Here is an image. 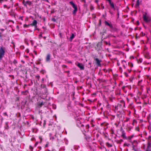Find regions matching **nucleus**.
<instances>
[{"label":"nucleus","mask_w":151,"mask_h":151,"mask_svg":"<svg viewBox=\"0 0 151 151\" xmlns=\"http://www.w3.org/2000/svg\"><path fill=\"white\" fill-rule=\"evenodd\" d=\"M6 48L3 46L0 47V61L4 57L5 53Z\"/></svg>","instance_id":"f257e3e1"},{"label":"nucleus","mask_w":151,"mask_h":151,"mask_svg":"<svg viewBox=\"0 0 151 151\" xmlns=\"http://www.w3.org/2000/svg\"><path fill=\"white\" fill-rule=\"evenodd\" d=\"M145 14H143V18L144 21L146 23L149 22L151 21V17H147L146 16L147 14L146 13H145Z\"/></svg>","instance_id":"f03ea898"},{"label":"nucleus","mask_w":151,"mask_h":151,"mask_svg":"<svg viewBox=\"0 0 151 151\" xmlns=\"http://www.w3.org/2000/svg\"><path fill=\"white\" fill-rule=\"evenodd\" d=\"M9 13L11 17L15 18L16 16L17 15L16 13L13 10V9H11L10 11L9 12Z\"/></svg>","instance_id":"7ed1b4c3"},{"label":"nucleus","mask_w":151,"mask_h":151,"mask_svg":"<svg viewBox=\"0 0 151 151\" xmlns=\"http://www.w3.org/2000/svg\"><path fill=\"white\" fill-rule=\"evenodd\" d=\"M37 22L35 20H34L33 21L32 23L30 24V26H34L35 28V30H36L37 29Z\"/></svg>","instance_id":"20e7f679"},{"label":"nucleus","mask_w":151,"mask_h":151,"mask_svg":"<svg viewBox=\"0 0 151 151\" xmlns=\"http://www.w3.org/2000/svg\"><path fill=\"white\" fill-rule=\"evenodd\" d=\"M104 23L106 25L109 26L112 30H114L115 29L114 28L111 24H110L106 21H105Z\"/></svg>","instance_id":"39448f33"},{"label":"nucleus","mask_w":151,"mask_h":151,"mask_svg":"<svg viewBox=\"0 0 151 151\" xmlns=\"http://www.w3.org/2000/svg\"><path fill=\"white\" fill-rule=\"evenodd\" d=\"M94 60L96 61V64L98 66H101L100 62L101 61V60H100L98 58H94Z\"/></svg>","instance_id":"423d86ee"},{"label":"nucleus","mask_w":151,"mask_h":151,"mask_svg":"<svg viewBox=\"0 0 151 151\" xmlns=\"http://www.w3.org/2000/svg\"><path fill=\"white\" fill-rule=\"evenodd\" d=\"M109 37V35L107 36L106 37H105L103 39H101V42H99L97 45V47H101L102 45V42L103 40L105 39H106Z\"/></svg>","instance_id":"0eeeda50"},{"label":"nucleus","mask_w":151,"mask_h":151,"mask_svg":"<svg viewBox=\"0 0 151 151\" xmlns=\"http://www.w3.org/2000/svg\"><path fill=\"white\" fill-rule=\"evenodd\" d=\"M77 66L80 68L81 70H83L84 69V67L83 65L81 63H78L77 65Z\"/></svg>","instance_id":"6e6552de"},{"label":"nucleus","mask_w":151,"mask_h":151,"mask_svg":"<svg viewBox=\"0 0 151 151\" xmlns=\"http://www.w3.org/2000/svg\"><path fill=\"white\" fill-rule=\"evenodd\" d=\"M51 55L50 54H48L46 56V61L47 62H49L50 60Z\"/></svg>","instance_id":"1a4fd4ad"},{"label":"nucleus","mask_w":151,"mask_h":151,"mask_svg":"<svg viewBox=\"0 0 151 151\" xmlns=\"http://www.w3.org/2000/svg\"><path fill=\"white\" fill-rule=\"evenodd\" d=\"M32 4V3L31 1H26L25 4L24 5V6L27 7V5H28L29 6H30Z\"/></svg>","instance_id":"9d476101"},{"label":"nucleus","mask_w":151,"mask_h":151,"mask_svg":"<svg viewBox=\"0 0 151 151\" xmlns=\"http://www.w3.org/2000/svg\"><path fill=\"white\" fill-rule=\"evenodd\" d=\"M106 29H103L102 32H101V34L102 35V37H101V39L103 38V36L105 34H106Z\"/></svg>","instance_id":"9b49d317"},{"label":"nucleus","mask_w":151,"mask_h":151,"mask_svg":"<svg viewBox=\"0 0 151 151\" xmlns=\"http://www.w3.org/2000/svg\"><path fill=\"white\" fill-rule=\"evenodd\" d=\"M74 8V10L73 12V15H75L77 11V8L76 6L73 7Z\"/></svg>","instance_id":"f8f14e48"},{"label":"nucleus","mask_w":151,"mask_h":151,"mask_svg":"<svg viewBox=\"0 0 151 151\" xmlns=\"http://www.w3.org/2000/svg\"><path fill=\"white\" fill-rule=\"evenodd\" d=\"M122 137L124 139H127V137L125 135V133L124 131H122Z\"/></svg>","instance_id":"ddd939ff"},{"label":"nucleus","mask_w":151,"mask_h":151,"mask_svg":"<svg viewBox=\"0 0 151 151\" xmlns=\"http://www.w3.org/2000/svg\"><path fill=\"white\" fill-rule=\"evenodd\" d=\"M5 124L6 126L4 127V128L6 129H8L9 128V125H8V122H5Z\"/></svg>","instance_id":"4468645a"},{"label":"nucleus","mask_w":151,"mask_h":151,"mask_svg":"<svg viewBox=\"0 0 151 151\" xmlns=\"http://www.w3.org/2000/svg\"><path fill=\"white\" fill-rule=\"evenodd\" d=\"M74 35L73 34H72L71 36H70V41H71L74 38Z\"/></svg>","instance_id":"2eb2a0df"},{"label":"nucleus","mask_w":151,"mask_h":151,"mask_svg":"<svg viewBox=\"0 0 151 151\" xmlns=\"http://www.w3.org/2000/svg\"><path fill=\"white\" fill-rule=\"evenodd\" d=\"M70 4L72 5L73 7H74V6H76L75 4L73 2L71 1L69 2Z\"/></svg>","instance_id":"dca6fc26"},{"label":"nucleus","mask_w":151,"mask_h":151,"mask_svg":"<svg viewBox=\"0 0 151 151\" xmlns=\"http://www.w3.org/2000/svg\"><path fill=\"white\" fill-rule=\"evenodd\" d=\"M110 4V6L112 8L115 9L114 4L113 3L111 2L110 4Z\"/></svg>","instance_id":"f3484780"},{"label":"nucleus","mask_w":151,"mask_h":151,"mask_svg":"<svg viewBox=\"0 0 151 151\" xmlns=\"http://www.w3.org/2000/svg\"><path fill=\"white\" fill-rule=\"evenodd\" d=\"M30 26V24H28V25H27L26 24H24L23 25V27L24 28H28V27Z\"/></svg>","instance_id":"a211bd4d"},{"label":"nucleus","mask_w":151,"mask_h":151,"mask_svg":"<svg viewBox=\"0 0 151 151\" xmlns=\"http://www.w3.org/2000/svg\"><path fill=\"white\" fill-rule=\"evenodd\" d=\"M46 124V121L45 120H44V122L43 123V127L44 128H45V125Z\"/></svg>","instance_id":"6ab92c4d"},{"label":"nucleus","mask_w":151,"mask_h":151,"mask_svg":"<svg viewBox=\"0 0 151 151\" xmlns=\"http://www.w3.org/2000/svg\"><path fill=\"white\" fill-rule=\"evenodd\" d=\"M106 144L109 147H111L112 146V145L109 143L108 142L106 143Z\"/></svg>","instance_id":"aec40b11"},{"label":"nucleus","mask_w":151,"mask_h":151,"mask_svg":"<svg viewBox=\"0 0 151 151\" xmlns=\"http://www.w3.org/2000/svg\"><path fill=\"white\" fill-rule=\"evenodd\" d=\"M13 64H14L15 65H16V64L17 63V60H14L13 61Z\"/></svg>","instance_id":"412c9836"},{"label":"nucleus","mask_w":151,"mask_h":151,"mask_svg":"<svg viewBox=\"0 0 151 151\" xmlns=\"http://www.w3.org/2000/svg\"><path fill=\"white\" fill-rule=\"evenodd\" d=\"M46 87V86L45 85H43L41 84V87L42 88H45Z\"/></svg>","instance_id":"4be33fe9"},{"label":"nucleus","mask_w":151,"mask_h":151,"mask_svg":"<svg viewBox=\"0 0 151 151\" xmlns=\"http://www.w3.org/2000/svg\"><path fill=\"white\" fill-rule=\"evenodd\" d=\"M40 77V76L39 75H37L35 76V78H37V81L39 80Z\"/></svg>","instance_id":"5701e85b"},{"label":"nucleus","mask_w":151,"mask_h":151,"mask_svg":"<svg viewBox=\"0 0 151 151\" xmlns=\"http://www.w3.org/2000/svg\"><path fill=\"white\" fill-rule=\"evenodd\" d=\"M139 0H137V3H136V6H138L139 5Z\"/></svg>","instance_id":"b1692460"},{"label":"nucleus","mask_w":151,"mask_h":151,"mask_svg":"<svg viewBox=\"0 0 151 151\" xmlns=\"http://www.w3.org/2000/svg\"><path fill=\"white\" fill-rule=\"evenodd\" d=\"M42 32H41L40 34L39 35V39H41L42 37Z\"/></svg>","instance_id":"393cba45"},{"label":"nucleus","mask_w":151,"mask_h":151,"mask_svg":"<svg viewBox=\"0 0 151 151\" xmlns=\"http://www.w3.org/2000/svg\"><path fill=\"white\" fill-rule=\"evenodd\" d=\"M44 105V104L43 102H42L40 103H39V106L40 107H41L42 106Z\"/></svg>","instance_id":"a878e982"},{"label":"nucleus","mask_w":151,"mask_h":151,"mask_svg":"<svg viewBox=\"0 0 151 151\" xmlns=\"http://www.w3.org/2000/svg\"><path fill=\"white\" fill-rule=\"evenodd\" d=\"M68 109L69 110H70L71 109V105H70V104H69L68 105Z\"/></svg>","instance_id":"bb28decb"},{"label":"nucleus","mask_w":151,"mask_h":151,"mask_svg":"<svg viewBox=\"0 0 151 151\" xmlns=\"http://www.w3.org/2000/svg\"><path fill=\"white\" fill-rule=\"evenodd\" d=\"M51 20L52 21H53V22H56V19H55V18H52L51 19Z\"/></svg>","instance_id":"cd10ccee"},{"label":"nucleus","mask_w":151,"mask_h":151,"mask_svg":"<svg viewBox=\"0 0 151 151\" xmlns=\"http://www.w3.org/2000/svg\"><path fill=\"white\" fill-rule=\"evenodd\" d=\"M133 136H134L133 135H132L130 137H128V139L130 140L131 138H132L133 137Z\"/></svg>","instance_id":"c85d7f7f"},{"label":"nucleus","mask_w":151,"mask_h":151,"mask_svg":"<svg viewBox=\"0 0 151 151\" xmlns=\"http://www.w3.org/2000/svg\"><path fill=\"white\" fill-rule=\"evenodd\" d=\"M8 0H0V3H2L3 1H7Z\"/></svg>","instance_id":"c756f323"},{"label":"nucleus","mask_w":151,"mask_h":151,"mask_svg":"<svg viewBox=\"0 0 151 151\" xmlns=\"http://www.w3.org/2000/svg\"><path fill=\"white\" fill-rule=\"evenodd\" d=\"M25 3H26V1H25V0H23V1H22V4L24 6V5L25 4Z\"/></svg>","instance_id":"7c9ffc66"},{"label":"nucleus","mask_w":151,"mask_h":151,"mask_svg":"<svg viewBox=\"0 0 151 151\" xmlns=\"http://www.w3.org/2000/svg\"><path fill=\"white\" fill-rule=\"evenodd\" d=\"M134 145H133V146H132L133 150H134V151H137L136 149H134Z\"/></svg>","instance_id":"2f4dec72"},{"label":"nucleus","mask_w":151,"mask_h":151,"mask_svg":"<svg viewBox=\"0 0 151 151\" xmlns=\"http://www.w3.org/2000/svg\"><path fill=\"white\" fill-rule=\"evenodd\" d=\"M129 145V144H127L126 143H124V146H127L128 147Z\"/></svg>","instance_id":"473e14b6"},{"label":"nucleus","mask_w":151,"mask_h":151,"mask_svg":"<svg viewBox=\"0 0 151 151\" xmlns=\"http://www.w3.org/2000/svg\"><path fill=\"white\" fill-rule=\"evenodd\" d=\"M38 143V142H36L35 144V147H36Z\"/></svg>","instance_id":"72a5a7b5"},{"label":"nucleus","mask_w":151,"mask_h":151,"mask_svg":"<svg viewBox=\"0 0 151 151\" xmlns=\"http://www.w3.org/2000/svg\"><path fill=\"white\" fill-rule=\"evenodd\" d=\"M104 43L106 45H107L108 44V42L106 41H104Z\"/></svg>","instance_id":"f704fd0d"},{"label":"nucleus","mask_w":151,"mask_h":151,"mask_svg":"<svg viewBox=\"0 0 151 151\" xmlns=\"http://www.w3.org/2000/svg\"><path fill=\"white\" fill-rule=\"evenodd\" d=\"M62 67L63 68H66V66L65 65H62Z\"/></svg>","instance_id":"c9c22d12"},{"label":"nucleus","mask_w":151,"mask_h":151,"mask_svg":"<svg viewBox=\"0 0 151 151\" xmlns=\"http://www.w3.org/2000/svg\"><path fill=\"white\" fill-rule=\"evenodd\" d=\"M148 145L147 146V148H148V149L149 146L151 144V143H150V142H148Z\"/></svg>","instance_id":"e433bc0d"},{"label":"nucleus","mask_w":151,"mask_h":151,"mask_svg":"<svg viewBox=\"0 0 151 151\" xmlns=\"http://www.w3.org/2000/svg\"><path fill=\"white\" fill-rule=\"evenodd\" d=\"M141 34L142 35V36H143L145 35V34L143 33L142 32Z\"/></svg>","instance_id":"4c0bfd02"},{"label":"nucleus","mask_w":151,"mask_h":151,"mask_svg":"<svg viewBox=\"0 0 151 151\" xmlns=\"http://www.w3.org/2000/svg\"><path fill=\"white\" fill-rule=\"evenodd\" d=\"M48 142H47V144L45 145V147H47L48 146Z\"/></svg>","instance_id":"58836bf2"},{"label":"nucleus","mask_w":151,"mask_h":151,"mask_svg":"<svg viewBox=\"0 0 151 151\" xmlns=\"http://www.w3.org/2000/svg\"><path fill=\"white\" fill-rule=\"evenodd\" d=\"M3 114H4V116H7V114L6 113V112L4 113H3Z\"/></svg>","instance_id":"ea45409f"},{"label":"nucleus","mask_w":151,"mask_h":151,"mask_svg":"<svg viewBox=\"0 0 151 151\" xmlns=\"http://www.w3.org/2000/svg\"><path fill=\"white\" fill-rule=\"evenodd\" d=\"M106 0L109 1V4H110V3L111 2V0Z\"/></svg>","instance_id":"a19ab883"},{"label":"nucleus","mask_w":151,"mask_h":151,"mask_svg":"<svg viewBox=\"0 0 151 151\" xmlns=\"http://www.w3.org/2000/svg\"><path fill=\"white\" fill-rule=\"evenodd\" d=\"M26 51L27 53L29 52V50L28 49H27Z\"/></svg>","instance_id":"79ce46f5"},{"label":"nucleus","mask_w":151,"mask_h":151,"mask_svg":"<svg viewBox=\"0 0 151 151\" xmlns=\"http://www.w3.org/2000/svg\"><path fill=\"white\" fill-rule=\"evenodd\" d=\"M3 6L4 8H5L7 7L6 5L5 4Z\"/></svg>","instance_id":"37998d69"},{"label":"nucleus","mask_w":151,"mask_h":151,"mask_svg":"<svg viewBox=\"0 0 151 151\" xmlns=\"http://www.w3.org/2000/svg\"><path fill=\"white\" fill-rule=\"evenodd\" d=\"M40 64V62L39 61L37 63H36L37 64Z\"/></svg>","instance_id":"c03bdc74"},{"label":"nucleus","mask_w":151,"mask_h":151,"mask_svg":"<svg viewBox=\"0 0 151 151\" xmlns=\"http://www.w3.org/2000/svg\"><path fill=\"white\" fill-rule=\"evenodd\" d=\"M117 10L118 11V9H117ZM117 15L118 16V18L119 17V12H118V11L117 12Z\"/></svg>","instance_id":"a18cd8bd"},{"label":"nucleus","mask_w":151,"mask_h":151,"mask_svg":"<svg viewBox=\"0 0 151 151\" xmlns=\"http://www.w3.org/2000/svg\"><path fill=\"white\" fill-rule=\"evenodd\" d=\"M11 43H12V44L13 45H14V47L15 46V45H14V43L13 42H11Z\"/></svg>","instance_id":"49530a36"},{"label":"nucleus","mask_w":151,"mask_h":151,"mask_svg":"<svg viewBox=\"0 0 151 151\" xmlns=\"http://www.w3.org/2000/svg\"><path fill=\"white\" fill-rule=\"evenodd\" d=\"M137 24L138 25H139V21H137Z\"/></svg>","instance_id":"de8ad7c7"},{"label":"nucleus","mask_w":151,"mask_h":151,"mask_svg":"<svg viewBox=\"0 0 151 151\" xmlns=\"http://www.w3.org/2000/svg\"><path fill=\"white\" fill-rule=\"evenodd\" d=\"M131 67H133V64L132 63H131V65H129Z\"/></svg>","instance_id":"09e8293b"},{"label":"nucleus","mask_w":151,"mask_h":151,"mask_svg":"<svg viewBox=\"0 0 151 151\" xmlns=\"http://www.w3.org/2000/svg\"><path fill=\"white\" fill-rule=\"evenodd\" d=\"M101 7L103 9H104V6H103V4H101Z\"/></svg>","instance_id":"8fccbe9b"},{"label":"nucleus","mask_w":151,"mask_h":151,"mask_svg":"<svg viewBox=\"0 0 151 151\" xmlns=\"http://www.w3.org/2000/svg\"><path fill=\"white\" fill-rule=\"evenodd\" d=\"M146 151H151V150L149 149V148H147V149L146 150Z\"/></svg>","instance_id":"3c124183"},{"label":"nucleus","mask_w":151,"mask_h":151,"mask_svg":"<svg viewBox=\"0 0 151 151\" xmlns=\"http://www.w3.org/2000/svg\"><path fill=\"white\" fill-rule=\"evenodd\" d=\"M74 95V94L73 93H72V94H71V96H72V98H73V97Z\"/></svg>","instance_id":"603ef678"},{"label":"nucleus","mask_w":151,"mask_h":151,"mask_svg":"<svg viewBox=\"0 0 151 151\" xmlns=\"http://www.w3.org/2000/svg\"><path fill=\"white\" fill-rule=\"evenodd\" d=\"M59 35H60V37H62V35H61V33H59Z\"/></svg>","instance_id":"864d4df0"},{"label":"nucleus","mask_w":151,"mask_h":151,"mask_svg":"<svg viewBox=\"0 0 151 151\" xmlns=\"http://www.w3.org/2000/svg\"><path fill=\"white\" fill-rule=\"evenodd\" d=\"M129 120V118H127V120H126V122H127Z\"/></svg>","instance_id":"5fc2aeb1"},{"label":"nucleus","mask_w":151,"mask_h":151,"mask_svg":"<svg viewBox=\"0 0 151 151\" xmlns=\"http://www.w3.org/2000/svg\"><path fill=\"white\" fill-rule=\"evenodd\" d=\"M124 62L125 63L126 61H124V60H122V63H123Z\"/></svg>","instance_id":"6e6d98bb"},{"label":"nucleus","mask_w":151,"mask_h":151,"mask_svg":"<svg viewBox=\"0 0 151 151\" xmlns=\"http://www.w3.org/2000/svg\"><path fill=\"white\" fill-rule=\"evenodd\" d=\"M54 137H50V139H54Z\"/></svg>","instance_id":"4d7b16f0"},{"label":"nucleus","mask_w":151,"mask_h":151,"mask_svg":"<svg viewBox=\"0 0 151 151\" xmlns=\"http://www.w3.org/2000/svg\"><path fill=\"white\" fill-rule=\"evenodd\" d=\"M125 76H127V73H125Z\"/></svg>","instance_id":"13d9d810"},{"label":"nucleus","mask_w":151,"mask_h":151,"mask_svg":"<svg viewBox=\"0 0 151 151\" xmlns=\"http://www.w3.org/2000/svg\"><path fill=\"white\" fill-rule=\"evenodd\" d=\"M45 1H46V2H48V3H49L48 0H45Z\"/></svg>","instance_id":"bf43d9fd"},{"label":"nucleus","mask_w":151,"mask_h":151,"mask_svg":"<svg viewBox=\"0 0 151 151\" xmlns=\"http://www.w3.org/2000/svg\"><path fill=\"white\" fill-rule=\"evenodd\" d=\"M46 37H43V38L45 40L46 39Z\"/></svg>","instance_id":"052dcab7"},{"label":"nucleus","mask_w":151,"mask_h":151,"mask_svg":"<svg viewBox=\"0 0 151 151\" xmlns=\"http://www.w3.org/2000/svg\"><path fill=\"white\" fill-rule=\"evenodd\" d=\"M119 70H120L121 71L122 70V68L121 67H120L119 68Z\"/></svg>","instance_id":"680f3d73"},{"label":"nucleus","mask_w":151,"mask_h":151,"mask_svg":"<svg viewBox=\"0 0 151 151\" xmlns=\"http://www.w3.org/2000/svg\"><path fill=\"white\" fill-rule=\"evenodd\" d=\"M120 142H123V140H122V139H121L120 140Z\"/></svg>","instance_id":"e2e57ef3"},{"label":"nucleus","mask_w":151,"mask_h":151,"mask_svg":"<svg viewBox=\"0 0 151 151\" xmlns=\"http://www.w3.org/2000/svg\"><path fill=\"white\" fill-rule=\"evenodd\" d=\"M39 138H40L41 141H42V138L41 137H40Z\"/></svg>","instance_id":"0e129e2a"},{"label":"nucleus","mask_w":151,"mask_h":151,"mask_svg":"<svg viewBox=\"0 0 151 151\" xmlns=\"http://www.w3.org/2000/svg\"><path fill=\"white\" fill-rule=\"evenodd\" d=\"M22 67V66L21 65H20V66H19V67Z\"/></svg>","instance_id":"69168bd1"},{"label":"nucleus","mask_w":151,"mask_h":151,"mask_svg":"<svg viewBox=\"0 0 151 151\" xmlns=\"http://www.w3.org/2000/svg\"><path fill=\"white\" fill-rule=\"evenodd\" d=\"M18 3H16V6H18Z\"/></svg>","instance_id":"338daca9"},{"label":"nucleus","mask_w":151,"mask_h":151,"mask_svg":"<svg viewBox=\"0 0 151 151\" xmlns=\"http://www.w3.org/2000/svg\"><path fill=\"white\" fill-rule=\"evenodd\" d=\"M42 82L44 81V78H42Z\"/></svg>","instance_id":"774afa93"}]
</instances>
